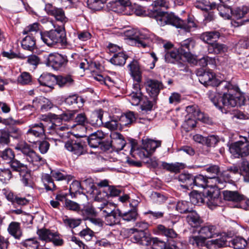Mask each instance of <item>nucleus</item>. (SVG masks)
Wrapping results in <instances>:
<instances>
[{"label": "nucleus", "mask_w": 249, "mask_h": 249, "mask_svg": "<svg viewBox=\"0 0 249 249\" xmlns=\"http://www.w3.org/2000/svg\"><path fill=\"white\" fill-rule=\"evenodd\" d=\"M151 6L152 9L147 11L142 7H138L136 9L135 13L137 16L154 18L160 26L171 25L183 29L186 32H190L192 28L195 27V23L190 19H188L186 22L172 13L159 11L160 7H168V3L165 0H156Z\"/></svg>", "instance_id": "f257e3e1"}, {"label": "nucleus", "mask_w": 249, "mask_h": 249, "mask_svg": "<svg viewBox=\"0 0 249 249\" xmlns=\"http://www.w3.org/2000/svg\"><path fill=\"white\" fill-rule=\"evenodd\" d=\"M41 37L43 42L48 46H53L57 44L62 46L67 44L66 35L64 26L42 34Z\"/></svg>", "instance_id": "f03ea898"}, {"label": "nucleus", "mask_w": 249, "mask_h": 249, "mask_svg": "<svg viewBox=\"0 0 249 249\" xmlns=\"http://www.w3.org/2000/svg\"><path fill=\"white\" fill-rule=\"evenodd\" d=\"M15 149L21 151L26 156V160L36 169L45 163V160L36 154L26 142L18 144Z\"/></svg>", "instance_id": "7ed1b4c3"}, {"label": "nucleus", "mask_w": 249, "mask_h": 249, "mask_svg": "<svg viewBox=\"0 0 249 249\" xmlns=\"http://www.w3.org/2000/svg\"><path fill=\"white\" fill-rule=\"evenodd\" d=\"M199 81L205 86L217 87L220 86L224 87L228 90L233 88V86L227 81L220 82L216 78L215 74L211 71H207L203 74L202 76L199 78Z\"/></svg>", "instance_id": "20e7f679"}, {"label": "nucleus", "mask_w": 249, "mask_h": 249, "mask_svg": "<svg viewBox=\"0 0 249 249\" xmlns=\"http://www.w3.org/2000/svg\"><path fill=\"white\" fill-rule=\"evenodd\" d=\"M125 36L130 40H134L139 47H146L149 43L150 37L148 33L135 29L129 30L125 32Z\"/></svg>", "instance_id": "39448f33"}, {"label": "nucleus", "mask_w": 249, "mask_h": 249, "mask_svg": "<svg viewBox=\"0 0 249 249\" xmlns=\"http://www.w3.org/2000/svg\"><path fill=\"white\" fill-rule=\"evenodd\" d=\"M244 140L245 141H239L230 146V151L235 158L244 157L249 155V141L246 138Z\"/></svg>", "instance_id": "423d86ee"}, {"label": "nucleus", "mask_w": 249, "mask_h": 249, "mask_svg": "<svg viewBox=\"0 0 249 249\" xmlns=\"http://www.w3.org/2000/svg\"><path fill=\"white\" fill-rule=\"evenodd\" d=\"M206 171L210 174L207 178L210 180L214 187L219 189H223L224 187V179L221 178L219 177L220 171L218 166L216 165H211L206 168Z\"/></svg>", "instance_id": "0eeeda50"}, {"label": "nucleus", "mask_w": 249, "mask_h": 249, "mask_svg": "<svg viewBox=\"0 0 249 249\" xmlns=\"http://www.w3.org/2000/svg\"><path fill=\"white\" fill-rule=\"evenodd\" d=\"M45 10L48 15L54 17L56 21L61 22L63 26L69 21L65 11L62 8L56 7L50 3H47L45 5Z\"/></svg>", "instance_id": "6e6552de"}, {"label": "nucleus", "mask_w": 249, "mask_h": 249, "mask_svg": "<svg viewBox=\"0 0 249 249\" xmlns=\"http://www.w3.org/2000/svg\"><path fill=\"white\" fill-rule=\"evenodd\" d=\"M45 133V126L42 123L32 124L29 126L26 136L31 143H35L36 139L43 136Z\"/></svg>", "instance_id": "1a4fd4ad"}, {"label": "nucleus", "mask_w": 249, "mask_h": 249, "mask_svg": "<svg viewBox=\"0 0 249 249\" xmlns=\"http://www.w3.org/2000/svg\"><path fill=\"white\" fill-rule=\"evenodd\" d=\"M105 137V134L101 130H97L91 134L88 138L89 146L94 148L100 147L101 149H103V147L106 146L105 148L108 149L109 145H105L103 141Z\"/></svg>", "instance_id": "9d476101"}, {"label": "nucleus", "mask_w": 249, "mask_h": 249, "mask_svg": "<svg viewBox=\"0 0 249 249\" xmlns=\"http://www.w3.org/2000/svg\"><path fill=\"white\" fill-rule=\"evenodd\" d=\"M67 61L68 60L66 56L56 53H50L47 58L46 64L55 70H58L65 66Z\"/></svg>", "instance_id": "9b49d317"}, {"label": "nucleus", "mask_w": 249, "mask_h": 249, "mask_svg": "<svg viewBox=\"0 0 249 249\" xmlns=\"http://www.w3.org/2000/svg\"><path fill=\"white\" fill-rule=\"evenodd\" d=\"M65 148L72 154L80 156L86 153L84 142L79 140H69L65 144Z\"/></svg>", "instance_id": "f8f14e48"}, {"label": "nucleus", "mask_w": 249, "mask_h": 249, "mask_svg": "<svg viewBox=\"0 0 249 249\" xmlns=\"http://www.w3.org/2000/svg\"><path fill=\"white\" fill-rule=\"evenodd\" d=\"M130 231L133 234V241L140 245L148 246L151 244V237L146 231H139L137 228H132Z\"/></svg>", "instance_id": "ddd939ff"}, {"label": "nucleus", "mask_w": 249, "mask_h": 249, "mask_svg": "<svg viewBox=\"0 0 249 249\" xmlns=\"http://www.w3.org/2000/svg\"><path fill=\"white\" fill-rule=\"evenodd\" d=\"M162 88V83L158 80L150 79L147 81L146 89L151 99H152L153 102H156L157 96Z\"/></svg>", "instance_id": "4468645a"}, {"label": "nucleus", "mask_w": 249, "mask_h": 249, "mask_svg": "<svg viewBox=\"0 0 249 249\" xmlns=\"http://www.w3.org/2000/svg\"><path fill=\"white\" fill-rule=\"evenodd\" d=\"M194 47V42L191 38H188L180 43V48L181 53L183 54L187 61L191 63L196 62V58L190 53L191 48H193Z\"/></svg>", "instance_id": "2eb2a0df"}, {"label": "nucleus", "mask_w": 249, "mask_h": 249, "mask_svg": "<svg viewBox=\"0 0 249 249\" xmlns=\"http://www.w3.org/2000/svg\"><path fill=\"white\" fill-rule=\"evenodd\" d=\"M129 5L128 0H111L107 4L109 10L116 13H122L124 11L126 6Z\"/></svg>", "instance_id": "dca6fc26"}, {"label": "nucleus", "mask_w": 249, "mask_h": 249, "mask_svg": "<svg viewBox=\"0 0 249 249\" xmlns=\"http://www.w3.org/2000/svg\"><path fill=\"white\" fill-rule=\"evenodd\" d=\"M104 111L102 109L95 110L92 111L89 118L88 123L94 126H100L103 124V117Z\"/></svg>", "instance_id": "f3484780"}, {"label": "nucleus", "mask_w": 249, "mask_h": 249, "mask_svg": "<svg viewBox=\"0 0 249 249\" xmlns=\"http://www.w3.org/2000/svg\"><path fill=\"white\" fill-rule=\"evenodd\" d=\"M143 97L139 84H135L133 90L128 95L129 101L132 105L137 106L141 102Z\"/></svg>", "instance_id": "a211bd4d"}, {"label": "nucleus", "mask_w": 249, "mask_h": 249, "mask_svg": "<svg viewBox=\"0 0 249 249\" xmlns=\"http://www.w3.org/2000/svg\"><path fill=\"white\" fill-rule=\"evenodd\" d=\"M219 196L220 193L218 190L213 192L209 191L208 192L207 196L205 197V199H207L206 202L209 208L213 209V207L218 205L220 202Z\"/></svg>", "instance_id": "6ab92c4d"}, {"label": "nucleus", "mask_w": 249, "mask_h": 249, "mask_svg": "<svg viewBox=\"0 0 249 249\" xmlns=\"http://www.w3.org/2000/svg\"><path fill=\"white\" fill-rule=\"evenodd\" d=\"M186 111L188 116L196 118L204 122L206 121V118L204 113L200 111L196 105H194L187 107Z\"/></svg>", "instance_id": "aec40b11"}, {"label": "nucleus", "mask_w": 249, "mask_h": 249, "mask_svg": "<svg viewBox=\"0 0 249 249\" xmlns=\"http://www.w3.org/2000/svg\"><path fill=\"white\" fill-rule=\"evenodd\" d=\"M49 133L58 135L61 138L69 130V127L66 124L57 125L54 123H51V125L49 126Z\"/></svg>", "instance_id": "412c9836"}, {"label": "nucleus", "mask_w": 249, "mask_h": 249, "mask_svg": "<svg viewBox=\"0 0 249 249\" xmlns=\"http://www.w3.org/2000/svg\"><path fill=\"white\" fill-rule=\"evenodd\" d=\"M128 67L132 77L136 81L140 82L141 81V71L138 61L133 60Z\"/></svg>", "instance_id": "4be33fe9"}, {"label": "nucleus", "mask_w": 249, "mask_h": 249, "mask_svg": "<svg viewBox=\"0 0 249 249\" xmlns=\"http://www.w3.org/2000/svg\"><path fill=\"white\" fill-rule=\"evenodd\" d=\"M198 233L206 239L211 238L215 235H218V232L214 226L207 225L200 228Z\"/></svg>", "instance_id": "5701e85b"}, {"label": "nucleus", "mask_w": 249, "mask_h": 249, "mask_svg": "<svg viewBox=\"0 0 249 249\" xmlns=\"http://www.w3.org/2000/svg\"><path fill=\"white\" fill-rule=\"evenodd\" d=\"M224 198L228 201L239 202L245 199V196L237 191L225 190L223 192Z\"/></svg>", "instance_id": "b1692460"}, {"label": "nucleus", "mask_w": 249, "mask_h": 249, "mask_svg": "<svg viewBox=\"0 0 249 249\" xmlns=\"http://www.w3.org/2000/svg\"><path fill=\"white\" fill-rule=\"evenodd\" d=\"M9 233L15 239H19L22 235L20 224L17 222H12L7 229Z\"/></svg>", "instance_id": "393cba45"}, {"label": "nucleus", "mask_w": 249, "mask_h": 249, "mask_svg": "<svg viewBox=\"0 0 249 249\" xmlns=\"http://www.w3.org/2000/svg\"><path fill=\"white\" fill-rule=\"evenodd\" d=\"M38 81L42 86L52 88L56 81V76L50 73H43L39 77Z\"/></svg>", "instance_id": "a878e982"}, {"label": "nucleus", "mask_w": 249, "mask_h": 249, "mask_svg": "<svg viewBox=\"0 0 249 249\" xmlns=\"http://www.w3.org/2000/svg\"><path fill=\"white\" fill-rule=\"evenodd\" d=\"M131 154L136 157L138 156L141 159H144L149 157L151 155L147 151L144 146L142 147H138L135 144H132V147L130 150Z\"/></svg>", "instance_id": "bb28decb"}, {"label": "nucleus", "mask_w": 249, "mask_h": 249, "mask_svg": "<svg viewBox=\"0 0 249 249\" xmlns=\"http://www.w3.org/2000/svg\"><path fill=\"white\" fill-rule=\"evenodd\" d=\"M194 186H196L198 187L205 188L207 186L214 187L213 184L212 183L210 179H208L207 177H204L201 175H197L194 177Z\"/></svg>", "instance_id": "cd10ccee"}, {"label": "nucleus", "mask_w": 249, "mask_h": 249, "mask_svg": "<svg viewBox=\"0 0 249 249\" xmlns=\"http://www.w3.org/2000/svg\"><path fill=\"white\" fill-rule=\"evenodd\" d=\"M220 33L218 31L206 32L201 34L200 38L209 45L215 42L220 37Z\"/></svg>", "instance_id": "c85d7f7f"}, {"label": "nucleus", "mask_w": 249, "mask_h": 249, "mask_svg": "<svg viewBox=\"0 0 249 249\" xmlns=\"http://www.w3.org/2000/svg\"><path fill=\"white\" fill-rule=\"evenodd\" d=\"M55 82L60 88L68 87L74 84L73 78L69 75L56 76Z\"/></svg>", "instance_id": "c756f323"}, {"label": "nucleus", "mask_w": 249, "mask_h": 249, "mask_svg": "<svg viewBox=\"0 0 249 249\" xmlns=\"http://www.w3.org/2000/svg\"><path fill=\"white\" fill-rule=\"evenodd\" d=\"M194 176L188 173H184L180 174L178 176V180L179 181L184 183L182 186L185 188H192L194 184Z\"/></svg>", "instance_id": "7c9ffc66"}, {"label": "nucleus", "mask_w": 249, "mask_h": 249, "mask_svg": "<svg viewBox=\"0 0 249 249\" xmlns=\"http://www.w3.org/2000/svg\"><path fill=\"white\" fill-rule=\"evenodd\" d=\"M7 200L12 203L13 204H17L20 206L26 205L28 204L29 201L24 197H20L14 195L12 192L7 193L6 195Z\"/></svg>", "instance_id": "2f4dec72"}, {"label": "nucleus", "mask_w": 249, "mask_h": 249, "mask_svg": "<svg viewBox=\"0 0 249 249\" xmlns=\"http://www.w3.org/2000/svg\"><path fill=\"white\" fill-rule=\"evenodd\" d=\"M161 166L163 169L167 171L176 174L179 173L180 171L184 167V164L179 162L168 163L163 161L161 162Z\"/></svg>", "instance_id": "473e14b6"}, {"label": "nucleus", "mask_w": 249, "mask_h": 249, "mask_svg": "<svg viewBox=\"0 0 249 249\" xmlns=\"http://www.w3.org/2000/svg\"><path fill=\"white\" fill-rule=\"evenodd\" d=\"M186 220L189 225L194 227L198 226L202 222L199 215L193 210L187 215Z\"/></svg>", "instance_id": "72a5a7b5"}, {"label": "nucleus", "mask_w": 249, "mask_h": 249, "mask_svg": "<svg viewBox=\"0 0 249 249\" xmlns=\"http://www.w3.org/2000/svg\"><path fill=\"white\" fill-rule=\"evenodd\" d=\"M142 145L151 155L155 151L157 148L160 146L161 141L146 139L142 140Z\"/></svg>", "instance_id": "f704fd0d"}, {"label": "nucleus", "mask_w": 249, "mask_h": 249, "mask_svg": "<svg viewBox=\"0 0 249 249\" xmlns=\"http://www.w3.org/2000/svg\"><path fill=\"white\" fill-rule=\"evenodd\" d=\"M157 230L158 234L168 238H175L178 236V234L173 229L168 228L162 225H158Z\"/></svg>", "instance_id": "c9c22d12"}, {"label": "nucleus", "mask_w": 249, "mask_h": 249, "mask_svg": "<svg viewBox=\"0 0 249 249\" xmlns=\"http://www.w3.org/2000/svg\"><path fill=\"white\" fill-rule=\"evenodd\" d=\"M21 46L24 50L32 51L36 48L35 36L27 35L21 41Z\"/></svg>", "instance_id": "e433bc0d"}, {"label": "nucleus", "mask_w": 249, "mask_h": 249, "mask_svg": "<svg viewBox=\"0 0 249 249\" xmlns=\"http://www.w3.org/2000/svg\"><path fill=\"white\" fill-rule=\"evenodd\" d=\"M127 58V56L122 52L115 53L110 59V62L116 66H123L125 63Z\"/></svg>", "instance_id": "4c0bfd02"}, {"label": "nucleus", "mask_w": 249, "mask_h": 249, "mask_svg": "<svg viewBox=\"0 0 249 249\" xmlns=\"http://www.w3.org/2000/svg\"><path fill=\"white\" fill-rule=\"evenodd\" d=\"M221 102L224 106L233 107L237 104V99L232 94L226 93L223 94Z\"/></svg>", "instance_id": "58836bf2"}, {"label": "nucleus", "mask_w": 249, "mask_h": 249, "mask_svg": "<svg viewBox=\"0 0 249 249\" xmlns=\"http://www.w3.org/2000/svg\"><path fill=\"white\" fill-rule=\"evenodd\" d=\"M165 53L164 59L167 63H174L180 57L178 51L176 49L166 51Z\"/></svg>", "instance_id": "ea45409f"}, {"label": "nucleus", "mask_w": 249, "mask_h": 249, "mask_svg": "<svg viewBox=\"0 0 249 249\" xmlns=\"http://www.w3.org/2000/svg\"><path fill=\"white\" fill-rule=\"evenodd\" d=\"M206 239L203 236L199 235L194 236L190 238L189 242L193 246H195L198 248H201L206 246L207 248L208 243H206Z\"/></svg>", "instance_id": "a19ab883"}, {"label": "nucleus", "mask_w": 249, "mask_h": 249, "mask_svg": "<svg viewBox=\"0 0 249 249\" xmlns=\"http://www.w3.org/2000/svg\"><path fill=\"white\" fill-rule=\"evenodd\" d=\"M249 11V8L246 6L236 7L232 8V17L236 19L243 18Z\"/></svg>", "instance_id": "79ce46f5"}, {"label": "nucleus", "mask_w": 249, "mask_h": 249, "mask_svg": "<svg viewBox=\"0 0 249 249\" xmlns=\"http://www.w3.org/2000/svg\"><path fill=\"white\" fill-rule=\"evenodd\" d=\"M208 50L209 53L218 54L227 51V47L225 45L215 42L209 45Z\"/></svg>", "instance_id": "37998d69"}, {"label": "nucleus", "mask_w": 249, "mask_h": 249, "mask_svg": "<svg viewBox=\"0 0 249 249\" xmlns=\"http://www.w3.org/2000/svg\"><path fill=\"white\" fill-rule=\"evenodd\" d=\"M195 6L202 10L208 11L216 8L215 3H210L209 0H196Z\"/></svg>", "instance_id": "c03bdc74"}, {"label": "nucleus", "mask_w": 249, "mask_h": 249, "mask_svg": "<svg viewBox=\"0 0 249 249\" xmlns=\"http://www.w3.org/2000/svg\"><path fill=\"white\" fill-rule=\"evenodd\" d=\"M138 213L136 208H134L125 213L119 212V216L126 221H135L138 217Z\"/></svg>", "instance_id": "a18cd8bd"}, {"label": "nucleus", "mask_w": 249, "mask_h": 249, "mask_svg": "<svg viewBox=\"0 0 249 249\" xmlns=\"http://www.w3.org/2000/svg\"><path fill=\"white\" fill-rule=\"evenodd\" d=\"M42 180L44 183L45 189L47 191H53L56 189L52 176L48 174H43Z\"/></svg>", "instance_id": "49530a36"}, {"label": "nucleus", "mask_w": 249, "mask_h": 249, "mask_svg": "<svg viewBox=\"0 0 249 249\" xmlns=\"http://www.w3.org/2000/svg\"><path fill=\"white\" fill-rule=\"evenodd\" d=\"M10 165L13 171L18 172L19 174L24 173L25 171L28 170L27 165L21 163L15 159L10 163Z\"/></svg>", "instance_id": "de8ad7c7"}, {"label": "nucleus", "mask_w": 249, "mask_h": 249, "mask_svg": "<svg viewBox=\"0 0 249 249\" xmlns=\"http://www.w3.org/2000/svg\"><path fill=\"white\" fill-rule=\"evenodd\" d=\"M0 157L6 163H10L15 159V155L12 149L7 148L0 152Z\"/></svg>", "instance_id": "09e8293b"}, {"label": "nucleus", "mask_w": 249, "mask_h": 249, "mask_svg": "<svg viewBox=\"0 0 249 249\" xmlns=\"http://www.w3.org/2000/svg\"><path fill=\"white\" fill-rule=\"evenodd\" d=\"M220 15L225 18L229 19L232 17V8L225 5L219 4L216 6Z\"/></svg>", "instance_id": "8fccbe9b"}, {"label": "nucleus", "mask_w": 249, "mask_h": 249, "mask_svg": "<svg viewBox=\"0 0 249 249\" xmlns=\"http://www.w3.org/2000/svg\"><path fill=\"white\" fill-rule=\"evenodd\" d=\"M227 245V240L225 238L221 237L215 240H212L207 245L208 249H219Z\"/></svg>", "instance_id": "3c124183"}, {"label": "nucleus", "mask_w": 249, "mask_h": 249, "mask_svg": "<svg viewBox=\"0 0 249 249\" xmlns=\"http://www.w3.org/2000/svg\"><path fill=\"white\" fill-rule=\"evenodd\" d=\"M136 117L132 111L126 112L124 115H122L120 118L121 124L127 125L135 122Z\"/></svg>", "instance_id": "603ef678"}, {"label": "nucleus", "mask_w": 249, "mask_h": 249, "mask_svg": "<svg viewBox=\"0 0 249 249\" xmlns=\"http://www.w3.org/2000/svg\"><path fill=\"white\" fill-rule=\"evenodd\" d=\"M117 137L113 138L111 141V145L117 150H122L125 145V141L123 138V136L119 133L116 134Z\"/></svg>", "instance_id": "864d4df0"}, {"label": "nucleus", "mask_w": 249, "mask_h": 249, "mask_svg": "<svg viewBox=\"0 0 249 249\" xmlns=\"http://www.w3.org/2000/svg\"><path fill=\"white\" fill-rule=\"evenodd\" d=\"M190 199L191 205H200L205 201L202 194L197 191H193L190 194Z\"/></svg>", "instance_id": "5fc2aeb1"}, {"label": "nucleus", "mask_w": 249, "mask_h": 249, "mask_svg": "<svg viewBox=\"0 0 249 249\" xmlns=\"http://www.w3.org/2000/svg\"><path fill=\"white\" fill-rule=\"evenodd\" d=\"M190 202L186 201H179L176 206L177 210L180 213H189L192 210Z\"/></svg>", "instance_id": "6e6d98bb"}, {"label": "nucleus", "mask_w": 249, "mask_h": 249, "mask_svg": "<svg viewBox=\"0 0 249 249\" xmlns=\"http://www.w3.org/2000/svg\"><path fill=\"white\" fill-rule=\"evenodd\" d=\"M37 233L41 240L46 242H50L53 237L54 232H52L50 230L46 229L38 230Z\"/></svg>", "instance_id": "4d7b16f0"}, {"label": "nucleus", "mask_w": 249, "mask_h": 249, "mask_svg": "<svg viewBox=\"0 0 249 249\" xmlns=\"http://www.w3.org/2000/svg\"><path fill=\"white\" fill-rule=\"evenodd\" d=\"M118 210L108 215H105V221L107 225L113 226L119 222Z\"/></svg>", "instance_id": "13d9d810"}, {"label": "nucleus", "mask_w": 249, "mask_h": 249, "mask_svg": "<svg viewBox=\"0 0 249 249\" xmlns=\"http://www.w3.org/2000/svg\"><path fill=\"white\" fill-rule=\"evenodd\" d=\"M89 7L95 11H99L102 9L104 4L107 2L103 0H88Z\"/></svg>", "instance_id": "bf43d9fd"}, {"label": "nucleus", "mask_w": 249, "mask_h": 249, "mask_svg": "<svg viewBox=\"0 0 249 249\" xmlns=\"http://www.w3.org/2000/svg\"><path fill=\"white\" fill-rule=\"evenodd\" d=\"M17 81L22 85L30 84L32 82V76L29 72H23L18 76Z\"/></svg>", "instance_id": "052dcab7"}, {"label": "nucleus", "mask_w": 249, "mask_h": 249, "mask_svg": "<svg viewBox=\"0 0 249 249\" xmlns=\"http://www.w3.org/2000/svg\"><path fill=\"white\" fill-rule=\"evenodd\" d=\"M21 244L28 249H38L39 243L36 238H29L22 242Z\"/></svg>", "instance_id": "680f3d73"}, {"label": "nucleus", "mask_w": 249, "mask_h": 249, "mask_svg": "<svg viewBox=\"0 0 249 249\" xmlns=\"http://www.w3.org/2000/svg\"><path fill=\"white\" fill-rule=\"evenodd\" d=\"M94 234V232L89 228L83 229L78 233V235L81 238L86 241H90L92 239Z\"/></svg>", "instance_id": "e2e57ef3"}, {"label": "nucleus", "mask_w": 249, "mask_h": 249, "mask_svg": "<svg viewBox=\"0 0 249 249\" xmlns=\"http://www.w3.org/2000/svg\"><path fill=\"white\" fill-rule=\"evenodd\" d=\"M232 244L236 249H244L247 245L248 242L241 237H236L232 240Z\"/></svg>", "instance_id": "0e129e2a"}, {"label": "nucleus", "mask_w": 249, "mask_h": 249, "mask_svg": "<svg viewBox=\"0 0 249 249\" xmlns=\"http://www.w3.org/2000/svg\"><path fill=\"white\" fill-rule=\"evenodd\" d=\"M38 25V23H34L29 25L24 29L23 32V34L34 36L39 31Z\"/></svg>", "instance_id": "69168bd1"}, {"label": "nucleus", "mask_w": 249, "mask_h": 249, "mask_svg": "<svg viewBox=\"0 0 249 249\" xmlns=\"http://www.w3.org/2000/svg\"><path fill=\"white\" fill-rule=\"evenodd\" d=\"M63 222L67 226L73 229L78 226L81 224V220L80 219L70 218L68 216H65L63 218Z\"/></svg>", "instance_id": "338daca9"}, {"label": "nucleus", "mask_w": 249, "mask_h": 249, "mask_svg": "<svg viewBox=\"0 0 249 249\" xmlns=\"http://www.w3.org/2000/svg\"><path fill=\"white\" fill-rule=\"evenodd\" d=\"M151 244L153 249H164L166 248V243L157 237L151 238Z\"/></svg>", "instance_id": "774afa93"}]
</instances>
